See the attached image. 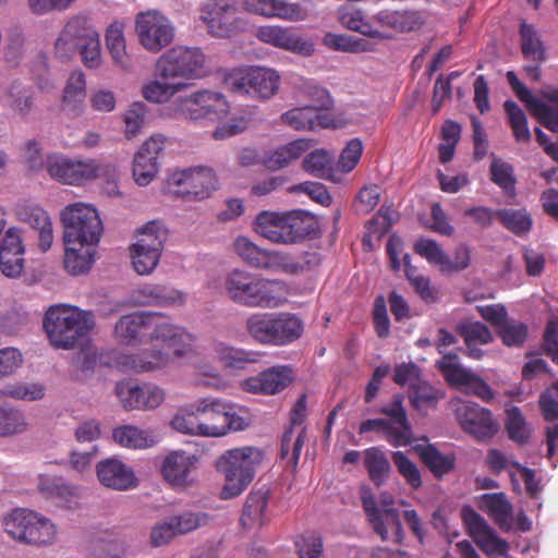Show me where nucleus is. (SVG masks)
I'll return each instance as SVG.
<instances>
[{
    "label": "nucleus",
    "instance_id": "1",
    "mask_svg": "<svg viewBox=\"0 0 558 558\" xmlns=\"http://www.w3.org/2000/svg\"><path fill=\"white\" fill-rule=\"evenodd\" d=\"M53 51L62 62L80 53L82 63L90 70L98 69L102 62L99 34L83 15L68 20L54 41Z\"/></svg>",
    "mask_w": 558,
    "mask_h": 558
},
{
    "label": "nucleus",
    "instance_id": "2",
    "mask_svg": "<svg viewBox=\"0 0 558 558\" xmlns=\"http://www.w3.org/2000/svg\"><path fill=\"white\" fill-rule=\"evenodd\" d=\"M316 229L312 214L294 209L290 211H260L254 221V230L277 244H293L311 235Z\"/></svg>",
    "mask_w": 558,
    "mask_h": 558
},
{
    "label": "nucleus",
    "instance_id": "3",
    "mask_svg": "<svg viewBox=\"0 0 558 558\" xmlns=\"http://www.w3.org/2000/svg\"><path fill=\"white\" fill-rule=\"evenodd\" d=\"M94 315L63 304L52 305L44 318V329L54 348L71 349L94 328Z\"/></svg>",
    "mask_w": 558,
    "mask_h": 558
},
{
    "label": "nucleus",
    "instance_id": "4",
    "mask_svg": "<svg viewBox=\"0 0 558 558\" xmlns=\"http://www.w3.org/2000/svg\"><path fill=\"white\" fill-rule=\"evenodd\" d=\"M262 459L260 450L254 447L226 451L216 464L218 471L225 476L220 498L227 500L240 496L252 483Z\"/></svg>",
    "mask_w": 558,
    "mask_h": 558
},
{
    "label": "nucleus",
    "instance_id": "5",
    "mask_svg": "<svg viewBox=\"0 0 558 558\" xmlns=\"http://www.w3.org/2000/svg\"><path fill=\"white\" fill-rule=\"evenodd\" d=\"M278 280H269L242 269L230 271L223 280V289L234 303L247 307H276L278 298L274 288Z\"/></svg>",
    "mask_w": 558,
    "mask_h": 558
},
{
    "label": "nucleus",
    "instance_id": "6",
    "mask_svg": "<svg viewBox=\"0 0 558 558\" xmlns=\"http://www.w3.org/2000/svg\"><path fill=\"white\" fill-rule=\"evenodd\" d=\"M46 169L53 180L69 185H81L97 177L108 175V193L118 194L116 167H104L96 159H76L54 154L47 157Z\"/></svg>",
    "mask_w": 558,
    "mask_h": 558
},
{
    "label": "nucleus",
    "instance_id": "7",
    "mask_svg": "<svg viewBox=\"0 0 558 558\" xmlns=\"http://www.w3.org/2000/svg\"><path fill=\"white\" fill-rule=\"evenodd\" d=\"M206 74V56L199 48L175 46L156 61L155 76L163 81L195 80Z\"/></svg>",
    "mask_w": 558,
    "mask_h": 558
},
{
    "label": "nucleus",
    "instance_id": "8",
    "mask_svg": "<svg viewBox=\"0 0 558 558\" xmlns=\"http://www.w3.org/2000/svg\"><path fill=\"white\" fill-rule=\"evenodd\" d=\"M61 221L64 227V243L83 246L99 242L104 228L93 206L84 203L70 204L61 211Z\"/></svg>",
    "mask_w": 558,
    "mask_h": 558
},
{
    "label": "nucleus",
    "instance_id": "9",
    "mask_svg": "<svg viewBox=\"0 0 558 558\" xmlns=\"http://www.w3.org/2000/svg\"><path fill=\"white\" fill-rule=\"evenodd\" d=\"M218 189V178L213 168L190 167L173 171L167 180V190L185 202H201Z\"/></svg>",
    "mask_w": 558,
    "mask_h": 558
},
{
    "label": "nucleus",
    "instance_id": "10",
    "mask_svg": "<svg viewBox=\"0 0 558 558\" xmlns=\"http://www.w3.org/2000/svg\"><path fill=\"white\" fill-rule=\"evenodd\" d=\"M225 81L232 93L259 100L272 98L280 86L278 72L264 66L234 69L227 74Z\"/></svg>",
    "mask_w": 558,
    "mask_h": 558
},
{
    "label": "nucleus",
    "instance_id": "11",
    "mask_svg": "<svg viewBox=\"0 0 558 558\" xmlns=\"http://www.w3.org/2000/svg\"><path fill=\"white\" fill-rule=\"evenodd\" d=\"M168 230L161 222L149 221L138 232L129 251L133 269L141 276L150 275L159 264Z\"/></svg>",
    "mask_w": 558,
    "mask_h": 558
},
{
    "label": "nucleus",
    "instance_id": "12",
    "mask_svg": "<svg viewBox=\"0 0 558 558\" xmlns=\"http://www.w3.org/2000/svg\"><path fill=\"white\" fill-rule=\"evenodd\" d=\"M174 111L193 122H216L227 117L229 102L223 94L201 89L180 96L173 101Z\"/></svg>",
    "mask_w": 558,
    "mask_h": 558
},
{
    "label": "nucleus",
    "instance_id": "13",
    "mask_svg": "<svg viewBox=\"0 0 558 558\" xmlns=\"http://www.w3.org/2000/svg\"><path fill=\"white\" fill-rule=\"evenodd\" d=\"M135 32L140 44L149 52L157 53L171 44L174 38L172 23L157 10L137 13Z\"/></svg>",
    "mask_w": 558,
    "mask_h": 558
},
{
    "label": "nucleus",
    "instance_id": "14",
    "mask_svg": "<svg viewBox=\"0 0 558 558\" xmlns=\"http://www.w3.org/2000/svg\"><path fill=\"white\" fill-rule=\"evenodd\" d=\"M384 504L386 508L380 510L371 490L368 488L363 490L362 506L374 532L379 535L384 542L389 539V533L391 532L393 542L400 544L404 535L399 513L396 509L388 507L393 504L392 498L389 500L385 498Z\"/></svg>",
    "mask_w": 558,
    "mask_h": 558
},
{
    "label": "nucleus",
    "instance_id": "15",
    "mask_svg": "<svg viewBox=\"0 0 558 558\" xmlns=\"http://www.w3.org/2000/svg\"><path fill=\"white\" fill-rule=\"evenodd\" d=\"M461 428L477 440H488L498 432V424L492 412L475 402H461L456 409Z\"/></svg>",
    "mask_w": 558,
    "mask_h": 558
},
{
    "label": "nucleus",
    "instance_id": "16",
    "mask_svg": "<svg viewBox=\"0 0 558 558\" xmlns=\"http://www.w3.org/2000/svg\"><path fill=\"white\" fill-rule=\"evenodd\" d=\"M235 0H208L202 7V20L216 37H230L238 28Z\"/></svg>",
    "mask_w": 558,
    "mask_h": 558
},
{
    "label": "nucleus",
    "instance_id": "17",
    "mask_svg": "<svg viewBox=\"0 0 558 558\" xmlns=\"http://www.w3.org/2000/svg\"><path fill=\"white\" fill-rule=\"evenodd\" d=\"M462 519L469 534L483 553L488 556H502L508 551V543L500 538L473 508L464 507Z\"/></svg>",
    "mask_w": 558,
    "mask_h": 558
},
{
    "label": "nucleus",
    "instance_id": "18",
    "mask_svg": "<svg viewBox=\"0 0 558 558\" xmlns=\"http://www.w3.org/2000/svg\"><path fill=\"white\" fill-rule=\"evenodd\" d=\"M313 93L318 97L319 104L293 108L282 113L281 120L284 124L298 131H313L316 126L328 128L330 125L328 116L318 110V108L327 107L330 104L327 89L314 87Z\"/></svg>",
    "mask_w": 558,
    "mask_h": 558
},
{
    "label": "nucleus",
    "instance_id": "19",
    "mask_svg": "<svg viewBox=\"0 0 558 558\" xmlns=\"http://www.w3.org/2000/svg\"><path fill=\"white\" fill-rule=\"evenodd\" d=\"M148 342L160 340L173 348L177 356H182L191 350L193 337L182 327L167 322L166 317L157 312H150Z\"/></svg>",
    "mask_w": 558,
    "mask_h": 558
},
{
    "label": "nucleus",
    "instance_id": "20",
    "mask_svg": "<svg viewBox=\"0 0 558 558\" xmlns=\"http://www.w3.org/2000/svg\"><path fill=\"white\" fill-rule=\"evenodd\" d=\"M256 37L264 44L305 57L314 52V45L304 40L290 27L264 25L256 31Z\"/></svg>",
    "mask_w": 558,
    "mask_h": 558
},
{
    "label": "nucleus",
    "instance_id": "21",
    "mask_svg": "<svg viewBox=\"0 0 558 558\" xmlns=\"http://www.w3.org/2000/svg\"><path fill=\"white\" fill-rule=\"evenodd\" d=\"M197 459L183 450L168 453L161 464L160 473L163 480L173 488H186L192 485L191 473Z\"/></svg>",
    "mask_w": 558,
    "mask_h": 558
},
{
    "label": "nucleus",
    "instance_id": "22",
    "mask_svg": "<svg viewBox=\"0 0 558 558\" xmlns=\"http://www.w3.org/2000/svg\"><path fill=\"white\" fill-rule=\"evenodd\" d=\"M25 245L20 230L9 228L0 242V268L7 277H17L22 274L25 263Z\"/></svg>",
    "mask_w": 558,
    "mask_h": 558
},
{
    "label": "nucleus",
    "instance_id": "23",
    "mask_svg": "<svg viewBox=\"0 0 558 558\" xmlns=\"http://www.w3.org/2000/svg\"><path fill=\"white\" fill-rule=\"evenodd\" d=\"M293 379V369L288 365L272 366L244 381L246 391L263 395H276L282 391Z\"/></svg>",
    "mask_w": 558,
    "mask_h": 558
},
{
    "label": "nucleus",
    "instance_id": "24",
    "mask_svg": "<svg viewBox=\"0 0 558 558\" xmlns=\"http://www.w3.org/2000/svg\"><path fill=\"white\" fill-rule=\"evenodd\" d=\"M244 7L247 11L265 17L291 22L304 21L308 16L302 4L287 0H245Z\"/></svg>",
    "mask_w": 558,
    "mask_h": 558
},
{
    "label": "nucleus",
    "instance_id": "25",
    "mask_svg": "<svg viewBox=\"0 0 558 558\" xmlns=\"http://www.w3.org/2000/svg\"><path fill=\"white\" fill-rule=\"evenodd\" d=\"M114 366L125 373H146L160 369L169 363L162 351L144 350L137 353H118L112 359Z\"/></svg>",
    "mask_w": 558,
    "mask_h": 558
},
{
    "label": "nucleus",
    "instance_id": "26",
    "mask_svg": "<svg viewBox=\"0 0 558 558\" xmlns=\"http://www.w3.org/2000/svg\"><path fill=\"white\" fill-rule=\"evenodd\" d=\"M150 312H138L122 316L114 326L117 340L124 344L148 342Z\"/></svg>",
    "mask_w": 558,
    "mask_h": 558
},
{
    "label": "nucleus",
    "instance_id": "27",
    "mask_svg": "<svg viewBox=\"0 0 558 558\" xmlns=\"http://www.w3.org/2000/svg\"><path fill=\"white\" fill-rule=\"evenodd\" d=\"M99 482L116 490H128L136 487L137 480L131 468L117 459H107L97 464Z\"/></svg>",
    "mask_w": 558,
    "mask_h": 558
},
{
    "label": "nucleus",
    "instance_id": "28",
    "mask_svg": "<svg viewBox=\"0 0 558 558\" xmlns=\"http://www.w3.org/2000/svg\"><path fill=\"white\" fill-rule=\"evenodd\" d=\"M379 413L388 416V421L397 426L398 433L390 436V445L393 447L408 446L413 441V432L403 408V397L395 395L391 401L381 407Z\"/></svg>",
    "mask_w": 558,
    "mask_h": 558
},
{
    "label": "nucleus",
    "instance_id": "29",
    "mask_svg": "<svg viewBox=\"0 0 558 558\" xmlns=\"http://www.w3.org/2000/svg\"><path fill=\"white\" fill-rule=\"evenodd\" d=\"M136 301L142 305L153 306H182L185 304L186 294L170 286L147 283L135 292Z\"/></svg>",
    "mask_w": 558,
    "mask_h": 558
},
{
    "label": "nucleus",
    "instance_id": "30",
    "mask_svg": "<svg viewBox=\"0 0 558 558\" xmlns=\"http://www.w3.org/2000/svg\"><path fill=\"white\" fill-rule=\"evenodd\" d=\"M16 215L20 221L38 231L39 248L47 252L53 242L52 223L47 211L39 206L25 204L17 207Z\"/></svg>",
    "mask_w": 558,
    "mask_h": 558
},
{
    "label": "nucleus",
    "instance_id": "31",
    "mask_svg": "<svg viewBox=\"0 0 558 558\" xmlns=\"http://www.w3.org/2000/svg\"><path fill=\"white\" fill-rule=\"evenodd\" d=\"M274 347H284L299 340L304 331L302 319L293 313L271 312Z\"/></svg>",
    "mask_w": 558,
    "mask_h": 558
},
{
    "label": "nucleus",
    "instance_id": "32",
    "mask_svg": "<svg viewBox=\"0 0 558 558\" xmlns=\"http://www.w3.org/2000/svg\"><path fill=\"white\" fill-rule=\"evenodd\" d=\"M338 22L347 29L360 33L364 36L375 39L388 38L383 32L373 25L372 20H367L365 12L352 4H344L337 10Z\"/></svg>",
    "mask_w": 558,
    "mask_h": 558
},
{
    "label": "nucleus",
    "instance_id": "33",
    "mask_svg": "<svg viewBox=\"0 0 558 558\" xmlns=\"http://www.w3.org/2000/svg\"><path fill=\"white\" fill-rule=\"evenodd\" d=\"M456 331L464 340L468 356L474 360H480L484 354L477 344H488L493 341L492 331L481 322L461 320L457 324Z\"/></svg>",
    "mask_w": 558,
    "mask_h": 558
},
{
    "label": "nucleus",
    "instance_id": "34",
    "mask_svg": "<svg viewBox=\"0 0 558 558\" xmlns=\"http://www.w3.org/2000/svg\"><path fill=\"white\" fill-rule=\"evenodd\" d=\"M413 451L418 456L422 463L430 471V473L441 478L449 474L456 466V456L453 453L444 454L433 445H415Z\"/></svg>",
    "mask_w": 558,
    "mask_h": 558
},
{
    "label": "nucleus",
    "instance_id": "35",
    "mask_svg": "<svg viewBox=\"0 0 558 558\" xmlns=\"http://www.w3.org/2000/svg\"><path fill=\"white\" fill-rule=\"evenodd\" d=\"M40 494L61 507H71V502L77 498L76 487L64 482L62 477H41L38 484Z\"/></svg>",
    "mask_w": 558,
    "mask_h": 558
},
{
    "label": "nucleus",
    "instance_id": "36",
    "mask_svg": "<svg viewBox=\"0 0 558 558\" xmlns=\"http://www.w3.org/2000/svg\"><path fill=\"white\" fill-rule=\"evenodd\" d=\"M310 145L305 140H296L287 145L278 147L276 150L263 157L262 163L269 170H279L293 160L299 159L307 149Z\"/></svg>",
    "mask_w": 558,
    "mask_h": 558
},
{
    "label": "nucleus",
    "instance_id": "37",
    "mask_svg": "<svg viewBox=\"0 0 558 558\" xmlns=\"http://www.w3.org/2000/svg\"><path fill=\"white\" fill-rule=\"evenodd\" d=\"M105 39L113 63L128 70L131 66V58L126 52L124 24L119 21L111 23L106 31Z\"/></svg>",
    "mask_w": 558,
    "mask_h": 558
},
{
    "label": "nucleus",
    "instance_id": "38",
    "mask_svg": "<svg viewBox=\"0 0 558 558\" xmlns=\"http://www.w3.org/2000/svg\"><path fill=\"white\" fill-rule=\"evenodd\" d=\"M112 438L121 447L130 449H145L157 442L150 432L129 424L116 427Z\"/></svg>",
    "mask_w": 558,
    "mask_h": 558
},
{
    "label": "nucleus",
    "instance_id": "39",
    "mask_svg": "<svg viewBox=\"0 0 558 558\" xmlns=\"http://www.w3.org/2000/svg\"><path fill=\"white\" fill-rule=\"evenodd\" d=\"M65 252H64V268L65 270L73 275H82L87 272L93 263L95 251L92 248V245H83L74 243H64Z\"/></svg>",
    "mask_w": 558,
    "mask_h": 558
},
{
    "label": "nucleus",
    "instance_id": "40",
    "mask_svg": "<svg viewBox=\"0 0 558 558\" xmlns=\"http://www.w3.org/2000/svg\"><path fill=\"white\" fill-rule=\"evenodd\" d=\"M519 35L524 59L543 63L546 60V49L536 28L523 21L520 24Z\"/></svg>",
    "mask_w": 558,
    "mask_h": 558
},
{
    "label": "nucleus",
    "instance_id": "41",
    "mask_svg": "<svg viewBox=\"0 0 558 558\" xmlns=\"http://www.w3.org/2000/svg\"><path fill=\"white\" fill-rule=\"evenodd\" d=\"M3 106L22 118L29 114L34 106L33 95L17 81H13L2 96Z\"/></svg>",
    "mask_w": 558,
    "mask_h": 558
},
{
    "label": "nucleus",
    "instance_id": "42",
    "mask_svg": "<svg viewBox=\"0 0 558 558\" xmlns=\"http://www.w3.org/2000/svg\"><path fill=\"white\" fill-rule=\"evenodd\" d=\"M271 317L269 312L253 313L245 320L247 335L262 345L274 347Z\"/></svg>",
    "mask_w": 558,
    "mask_h": 558
},
{
    "label": "nucleus",
    "instance_id": "43",
    "mask_svg": "<svg viewBox=\"0 0 558 558\" xmlns=\"http://www.w3.org/2000/svg\"><path fill=\"white\" fill-rule=\"evenodd\" d=\"M173 429L189 435L213 437V426L202 423V417L197 413V402L193 405V410L187 413H178L171 420Z\"/></svg>",
    "mask_w": 558,
    "mask_h": 558
},
{
    "label": "nucleus",
    "instance_id": "44",
    "mask_svg": "<svg viewBox=\"0 0 558 558\" xmlns=\"http://www.w3.org/2000/svg\"><path fill=\"white\" fill-rule=\"evenodd\" d=\"M303 169L314 177L336 181L333 156L324 149L310 153L303 160Z\"/></svg>",
    "mask_w": 558,
    "mask_h": 558
},
{
    "label": "nucleus",
    "instance_id": "45",
    "mask_svg": "<svg viewBox=\"0 0 558 558\" xmlns=\"http://www.w3.org/2000/svg\"><path fill=\"white\" fill-rule=\"evenodd\" d=\"M442 396L439 389L434 388L424 379L409 390L411 405L421 413L436 408Z\"/></svg>",
    "mask_w": 558,
    "mask_h": 558
},
{
    "label": "nucleus",
    "instance_id": "46",
    "mask_svg": "<svg viewBox=\"0 0 558 558\" xmlns=\"http://www.w3.org/2000/svg\"><path fill=\"white\" fill-rule=\"evenodd\" d=\"M480 508L499 525L507 523L512 512V506L504 493L484 494Z\"/></svg>",
    "mask_w": 558,
    "mask_h": 558
},
{
    "label": "nucleus",
    "instance_id": "47",
    "mask_svg": "<svg viewBox=\"0 0 558 558\" xmlns=\"http://www.w3.org/2000/svg\"><path fill=\"white\" fill-rule=\"evenodd\" d=\"M542 96L556 105L551 106L539 100L535 102V108L531 113L537 118L544 128L558 133V89L544 90Z\"/></svg>",
    "mask_w": 558,
    "mask_h": 558
},
{
    "label": "nucleus",
    "instance_id": "48",
    "mask_svg": "<svg viewBox=\"0 0 558 558\" xmlns=\"http://www.w3.org/2000/svg\"><path fill=\"white\" fill-rule=\"evenodd\" d=\"M86 96V80L81 70L73 71L63 90L62 102L65 108L76 112Z\"/></svg>",
    "mask_w": 558,
    "mask_h": 558
},
{
    "label": "nucleus",
    "instance_id": "49",
    "mask_svg": "<svg viewBox=\"0 0 558 558\" xmlns=\"http://www.w3.org/2000/svg\"><path fill=\"white\" fill-rule=\"evenodd\" d=\"M456 383L452 385L457 388H463L465 392L472 393L483 401L494 399V391L489 385L480 376L465 369L464 372H456Z\"/></svg>",
    "mask_w": 558,
    "mask_h": 558
},
{
    "label": "nucleus",
    "instance_id": "50",
    "mask_svg": "<svg viewBox=\"0 0 558 558\" xmlns=\"http://www.w3.org/2000/svg\"><path fill=\"white\" fill-rule=\"evenodd\" d=\"M306 440V428L303 427L296 437L292 427L287 429L281 438L280 458L287 460L288 464L295 470L299 463L302 448Z\"/></svg>",
    "mask_w": 558,
    "mask_h": 558
},
{
    "label": "nucleus",
    "instance_id": "51",
    "mask_svg": "<svg viewBox=\"0 0 558 558\" xmlns=\"http://www.w3.org/2000/svg\"><path fill=\"white\" fill-rule=\"evenodd\" d=\"M364 464L373 483L376 486L384 484L391 469L385 453L376 447L366 449Z\"/></svg>",
    "mask_w": 558,
    "mask_h": 558
},
{
    "label": "nucleus",
    "instance_id": "52",
    "mask_svg": "<svg viewBox=\"0 0 558 558\" xmlns=\"http://www.w3.org/2000/svg\"><path fill=\"white\" fill-rule=\"evenodd\" d=\"M153 80L146 83L142 88L143 97L155 104L167 102L172 96L185 87L183 83H172L170 81Z\"/></svg>",
    "mask_w": 558,
    "mask_h": 558
},
{
    "label": "nucleus",
    "instance_id": "53",
    "mask_svg": "<svg viewBox=\"0 0 558 558\" xmlns=\"http://www.w3.org/2000/svg\"><path fill=\"white\" fill-rule=\"evenodd\" d=\"M218 423L213 425V437H221L230 432L244 430L250 425V421L240 415L235 407L228 403L226 412L218 411Z\"/></svg>",
    "mask_w": 558,
    "mask_h": 558
},
{
    "label": "nucleus",
    "instance_id": "54",
    "mask_svg": "<svg viewBox=\"0 0 558 558\" xmlns=\"http://www.w3.org/2000/svg\"><path fill=\"white\" fill-rule=\"evenodd\" d=\"M504 109L508 116V122L515 141L529 143L531 140V132L527 126V118L524 111L515 101L510 99L504 102Z\"/></svg>",
    "mask_w": 558,
    "mask_h": 558
},
{
    "label": "nucleus",
    "instance_id": "55",
    "mask_svg": "<svg viewBox=\"0 0 558 558\" xmlns=\"http://www.w3.org/2000/svg\"><path fill=\"white\" fill-rule=\"evenodd\" d=\"M214 352L227 367L243 368L247 364L256 361L254 353L228 345L223 342H216L214 344Z\"/></svg>",
    "mask_w": 558,
    "mask_h": 558
},
{
    "label": "nucleus",
    "instance_id": "56",
    "mask_svg": "<svg viewBox=\"0 0 558 558\" xmlns=\"http://www.w3.org/2000/svg\"><path fill=\"white\" fill-rule=\"evenodd\" d=\"M29 525V531L25 534L22 542L37 546L48 545L53 542L56 527L48 519L39 517L35 512V519L32 520Z\"/></svg>",
    "mask_w": 558,
    "mask_h": 558
},
{
    "label": "nucleus",
    "instance_id": "57",
    "mask_svg": "<svg viewBox=\"0 0 558 558\" xmlns=\"http://www.w3.org/2000/svg\"><path fill=\"white\" fill-rule=\"evenodd\" d=\"M234 248L236 253L248 265L256 268H268L270 265L269 254L257 247L247 238L240 236L234 241Z\"/></svg>",
    "mask_w": 558,
    "mask_h": 558
},
{
    "label": "nucleus",
    "instance_id": "58",
    "mask_svg": "<svg viewBox=\"0 0 558 558\" xmlns=\"http://www.w3.org/2000/svg\"><path fill=\"white\" fill-rule=\"evenodd\" d=\"M35 519V512L26 509H15L3 521L4 531L14 539L21 541L29 531V524Z\"/></svg>",
    "mask_w": 558,
    "mask_h": 558
},
{
    "label": "nucleus",
    "instance_id": "59",
    "mask_svg": "<svg viewBox=\"0 0 558 558\" xmlns=\"http://www.w3.org/2000/svg\"><path fill=\"white\" fill-rule=\"evenodd\" d=\"M391 458L399 474L404 478L405 483L415 490L421 488L423 481L417 465L402 451H393L391 453Z\"/></svg>",
    "mask_w": 558,
    "mask_h": 558
},
{
    "label": "nucleus",
    "instance_id": "60",
    "mask_svg": "<svg viewBox=\"0 0 558 558\" xmlns=\"http://www.w3.org/2000/svg\"><path fill=\"white\" fill-rule=\"evenodd\" d=\"M114 391L125 410H144L143 386L122 380L117 383Z\"/></svg>",
    "mask_w": 558,
    "mask_h": 558
},
{
    "label": "nucleus",
    "instance_id": "61",
    "mask_svg": "<svg viewBox=\"0 0 558 558\" xmlns=\"http://www.w3.org/2000/svg\"><path fill=\"white\" fill-rule=\"evenodd\" d=\"M506 429L509 438L520 445L526 444L530 439L525 418L518 407L507 410Z\"/></svg>",
    "mask_w": 558,
    "mask_h": 558
},
{
    "label": "nucleus",
    "instance_id": "62",
    "mask_svg": "<svg viewBox=\"0 0 558 558\" xmlns=\"http://www.w3.org/2000/svg\"><path fill=\"white\" fill-rule=\"evenodd\" d=\"M490 179L505 192H514L517 180L514 169L509 162L494 158L490 165Z\"/></svg>",
    "mask_w": 558,
    "mask_h": 558
},
{
    "label": "nucleus",
    "instance_id": "63",
    "mask_svg": "<svg viewBox=\"0 0 558 558\" xmlns=\"http://www.w3.org/2000/svg\"><path fill=\"white\" fill-rule=\"evenodd\" d=\"M527 326L524 323L508 319L497 330V335L507 347H522L527 338Z\"/></svg>",
    "mask_w": 558,
    "mask_h": 558
},
{
    "label": "nucleus",
    "instance_id": "64",
    "mask_svg": "<svg viewBox=\"0 0 558 558\" xmlns=\"http://www.w3.org/2000/svg\"><path fill=\"white\" fill-rule=\"evenodd\" d=\"M93 555L96 558H122L125 555V543L117 537H99L93 542Z\"/></svg>",
    "mask_w": 558,
    "mask_h": 558
}]
</instances>
